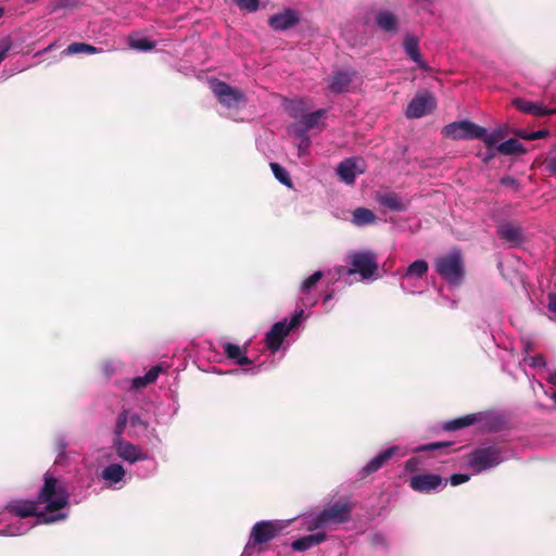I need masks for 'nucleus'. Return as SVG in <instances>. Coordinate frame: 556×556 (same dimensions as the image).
I'll use <instances>...</instances> for the list:
<instances>
[{
    "mask_svg": "<svg viewBox=\"0 0 556 556\" xmlns=\"http://www.w3.org/2000/svg\"><path fill=\"white\" fill-rule=\"evenodd\" d=\"M37 502L41 507L39 522L55 523L65 520L70 505L66 480L48 470L43 475V484L39 489Z\"/></svg>",
    "mask_w": 556,
    "mask_h": 556,
    "instance_id": "f257e3e1",
    "label": "nucleus"
},
{
    "mask_svg": "<svg viewBox=\"0 0 556 556\" xmlns=\"http://www.w3.org/2000/svg\"><path fill=\"white\" fill-rule=\"evenodd\" d=\"M349 267H337L336 275L338 280L346 285L353 283V277L358 275L359 281H369L377 278L378 260L376 253L369 250L351 252L346 256Z\"/></svg>",
    "mask_w": 556,
    "mask_h": 556,
    "instance_id": "f03ea898",
    "label": "nucleus"
},
{
    "mask_svg": "<svg viewBox=\"0 0 556 556\" xmlns=\"http://www.w3.org/2000/svg\"><path fill=\"white\" fill-rule=\"evenodd\" d=\"M442 135L453 140L481 139L489 149L505 137V132L501 128L488 131L484 127L468 119L454 122L444 126Z\"/></svg>",
    "mask_w": 556,
    "mask_h": 556,
    "instance_id": "7ed1b4c3",
    "label": "nucleus"
},
{
    "mask_svg": "<svg viewBox=\"0 0 556 556\" xmlns=\"http://www.w3.org/2000/svg\"><path fill=\"white\" fill-rule=\"evenodd\" d=\"M352 509V504L346 500L330 502L321 510L305 515L303 525L308 531H315L344 523L350 520Z\"/></svg>",
    "mask_w": 556,
    "mask_h": 556,
    "instance_id": "20e7f679",
    "label": "nucleus"
},
{
    "mask_svg": "<svg viewBox=\"0 0 556 556\" xmlns=\"http://www.w3.org/2000/svg\"><path fill=\"white\" fill-rule=\"evenodd\" d=\"M510 457L505 444L485 443L472 451L468 456V466L476 472L492 469Z\"/></svg>",
    "mask_w": 556,
    "mask_h": 556,
    "instance_id": "39448f33",
    "label": "nucleus"
},
{
    "mask_svg": "<svg viewBox=\"0 0 556 556\" xmlns=\"http://www.w3.org/2000/svg\"><path fill=\"white\" fill-rule=\"evenodd\" d=\"M283 527L277 520H262L256 522L250 532L249 540L241 553V556H252L263 551L262 545L274 540Z\"/></svg>",
    "mask_w": 556,
    "mask_h": 556,
    "instance_id": "423d86ee",
    "label": "nucleus"
},
{
    "mask_svg": "<svg viewBox=\"0 0 556 556\" xmlns=\"http://www.w3.org/2000/svg\"><path fill=\"white\" fill-rule=\"evenodd\" d=\"M435 270L442 279L452 286L460 285L464 278V265L459 251L454 250L435 260Z\"/></svg>",
    "mask_w": 556,
    "mask_h": 556,
    "instance_id": "0eeeda50",
    "label": "nucleus"
},
{
    "mask_svg": "<svg viewBox=\"0 0 556 556\" xmlns=\"http://www.w3.org/2000/svg\"><path fill=\"white\" fill-rule=\"evenodd\" d=\"M210 87L218 102L227 109H238L247 102L242 90L231 87L224 81L212 79L210 80Z\"/></svg>",
    "mask_w": 556,
    "mask_h": 556,
    "instance_id": "6e6552de",
    "label": "nucleus"
},
{
    "mask_svg": "<svg viewBox=\"0 0 556 556\" xmlns=\"http://www.w3.org/2000/svg\"><path fill=\"white\" fill-rule=\"evenodd\" d=\"M41 507L39 506L37 500L36 501H25V500H16L10 502L4 510L0 513V523L7 521V516L12 518H23L28 519L29 517H35L37 523L39 522V514Z\"/></svg>",
    "mask_w": 556,
    "mask_h": 556,
    "instance_id": "1a4fd4ad",
    "label": "nucleus"
},
{
    "mask_svg": "<svg viewBox=\"0 0 556 556\" xmlns=\"http://www.w3.org/2000/svg\"><path fill=\"white\" fill-rule=\"evenodd\" d=\"M113 447L116 455L129 464L148 460L150 458L149 454L140 446L125 441L122 435L114 437Z\"/></svg>",
    "mask_w": 556,
    "mask_h": 556,
    "instance_id": "9d476101",
    "label": "nucleus"
},
{
    "mask_svg": "<svg viewBox=\"0 0 556 556\" xmlns=\"http://www.w3.org/2000/svg\"><path fill=\"white\" fill-rule=\"evenodd\" d=\"M437 105L435 98L430 92L417 93L408 103L406 116L408 118H420L430 114Z\"/></svg>",
    "mask_w": 556,
    "mask_h": 556,
    "instance_id": "9b49d317",
    "label": "nucleus"
},
{
    "mask_svg": "<svg viewBox=\"0 0 556 556\" xmlns=\"http://www.w3.org/2000/svg\"><path fill=\"white\" fill-rule=\"evenodd\" d=\"M288 111L293 118H300L308 130L318 127L321 121L327 116V110L325 109H319L312 113H304L302 101L291 102L288 105Z\"/></svg>",
    "mask_w": 556,
    "mask_h": 556,
    "instance_id": "f8f14e48",
    "label": "nucleus"
},
{
    "mask_svg": "<svg viewBox=\"0 0 556 556\" xmlns=\"http://www.w3.org/2000/svg\"><path fill=\"white\" fill-rule=\"evenodd\" d=\"M429 265L425 260H416L408 265L406 270L401 274L402 282L401 289L410 294L417 293L414 290V280H419L428 273ZM400 275V273H397Z\"/></svg>",
    "mask_w": 556,
    "mask_h": 556,
    "instance_id": "ddd939ff",
    "label": "nucleus"
},
{
    "mask_svg": "<svg viewBox=\"0 0 556 556\" xmlns=\"http://www.w3.org/2000/svg\"><path fill=\"white\" fill-rule=\"evenodd\" d=\"M408 453L407 448L394 445L390 446L387 450L380 452L375 457H372L363 468L362 473L364 476L370 475L372 472L378 471L381 467H383L392 457L402 458L406 456Z\"/></svg>",
    "mask_w": 556,
    "mask_h": 556,
    "instance_id": "4468645a",
    "label": "nucleus"
},
{
    "mask_svg": "<svg viewBox=\"0 0 556 556\" xmlns=\"http://www.w3.org/2000/svg\"><path fill=\"white\" fill-rule=\"evenodd\" d=\"M289 336L287 329V318L275 323L266 332L264 338L265 348L270 354L277 353L279 350H286L283 346L285 339Z\"/></svg>",
    "mask_w": 556,
    "mask_h": 556,
    "instance_id": "2eb2a0df",
    "label": "nucleus"
},
{
    "mask_svg": "<svg viewBox=\"0 0 556 556\" xmlns=\"http://www.w3.org/2000/svg\"><path fill=\"white\" fill-rule=\"evenodd\" d=\"M147 426V422L141 419L140 415L136 410L124 407L117 415L114 435H122L127 427L135 430H146Z\"/></svg>",
    "mask_w": 556,
    "mask_h": 556,
    "instance_id": "dca6fc26",
    "label": "nucleus"
},
{
    "mask_svg": "<svg viewBox=\"0 0 556 556\" xmlns=\"http://www.w3.org/2000/svg\"><path fill=\"white\" fill-rule=\"evenodd\" d=\"M410 488L419 493H432L441 490L445 482L437 473L415 475L409 479Z\"/></svg>",
    "mask_w": 556,
    "mask_h": 556,
    "instance_id": "f3484780",
    "label": "nucleus"
},
{
    "mask_svg": "<svg viewBox=\"0 0 556 556\" xmlns=\"http://www.w3.org/2000/svg\"><path fill=\"white\" fill-rule=\"evenodd\" d=\"M364 170V162L361 159L349 157L338 165L337 175L342 182L353 185L356 177Z\"/></svg>",
    "mask_w": 556,
    "mask_h": 556,
    "instance_id": "a211bd4d",
    "label": "nucleus"
},
{
    "mask_svg": "<svg viewBox=\"0 0 556 556\" xmlns=\"http://www.w3.org/2000/svg\"><path fill=\"white\" fill-rule=\"evenodd\" d=\"M323 276L324 273L321 270H316L301 282L299 302L303 307H313L317 304V298L312 294V291L316 288Z\"/></svg>",
    "mask_w": 556,
    "mask_h": 556,
    "instance_id": "6ab92c4d",
    "label": "nucleus"
},
{
    "mask_svg": "<svg viewBox=\"0 0 556 556\" xmlns=\"http://www.w3.org/2000/svg\"><path fill=\"white\" fill-rule=\"evenodd\" d=\"M100 477L105 486L112 490H121L126 484V470L121 464L105 466Z\"/></svg>",
    "mask_w": 556,
    "mask_h": 556,
    "instance_id": "aec40b11",
    "label": "nucleus"
},
{
    "mask_svg": "<svg viewBox=\"0 0 556 556\" xmlns=\"http://www.w3.org/2000/svg\"><path fill=\"white\" fill-rule=\"evenodd\" d=\"M5 526L0 528V535L16 536L27 533L33 527L38 525L36 521L23 518H12L7 516Z\"/></svg>",
    "mask_w": 556,
    "mask_h": 556,
    "instance_id": "412c9836",
    "label": "nucleus"
},
{
    "mask_svg": "<svg viewBox=\"0 0 556 556\" xmlns=\"http://www.w3.org/2000/svg\"><path fill=\"white\" fill-rule=\"evenodd\" d=\"M475 425H480L483 431H497L504 426V418L494 412H479L472 414Z\"/></svg>",
    "mask_w": 556,
    "mask_h": 556,
    "instance_id": "4be33fe9",
    "label": "nucleus"
},
{
    "mask_svg": "<svg viewBox=\"0 0 556 556\" xmlns=\"http://www.w3.org/2000/svg\"><path fill=\"white\" fill-rule=\"evenodd\" d=\"M375 21L378 28L383 33L395 35L400 29L399 17L390 10L381 9L377 11Z\"/></svg>",
    "mask_w": 556,
    "mask_h": 556,
    "instance_id": "5701e85b",
    "label": "nucleus"
},
{
    "mask_svg": "<svg viewBox=\"0 0 556 556\" xmlns=\"http://www.w3.org/2000/svg\"><path fill=\"white\" fill-rule=\"evenodd\" d=\"M299 15L293 10H285L269 17L268 24L274 30H287L299 23Z\"/></svg>",
    "mask_w": 556,
    "mask_h": 556,
    "instance_id": "b1692460",
    "label": "nucleus"
},
{
    "mask_svg": "<svg viewBox=\"0 0 556 556\" xmlns=\"http://www.w3.org/2000/svg\"><path fill=\"white\" fill-rule=\"evenodd\" d=\"M355 75V71L334 72L329 80V90L333 93H342L349 91V87Z\"/></svg>",
    "mask_w": 556,
    "mask_h": 556,
    "instance_id": "393cba45",
    "label": "nucleus"
},
{
    "mask_svg": "<svg viewBox=\"0 0 556 556\" xmlns=\"http://www.w3.org/2000/svg\"><path fill=\"white\" fill-rule=\"evenodd\" d=\"M497 233L501 239L513 245H519L522 242V228L510 222L501 223L497 227Z\"/></svg>",
    "mask_w": 556,
    "mask_h": 556,
    "instance_id": "a878e982",
    "label": "nucleus"
},
{
    "mask_svg": "<svg viewBox=\"0 0 556 556\" xmlns=\"http://www.w3.org/2000/svg\"><path fill=\"white\" fill-rule=\"evenodd\" d=\"M403 48L408 58L417 64L421 70H426L427 65L419 52V40L415 35L406 34L403 40Z\"/></svg>",
    "mask_w": 556,
    "mask_h": 556,
    "instance_id": "bb28decb",
    "label": "nucleus"
},
{
    "mask_svg": "<svg viewBox=\"0 0 556 556\" xmlns=\"http://www.w3.org/2000/svg\"><path fill=\"white\" fill-rule=\"evenodd\" d=\"M513 104L521 112L531 114L534 116L551 115L555 110L546 109L541 103L532 102L523 99H514Z\"/></svg>",
    "mask_w": 556,
    "mask_h": 556,
    "instance_id": "cd10ccee",
    "label": "nucleus"
},
{
    "mask_svg": "<svg viewBox=\"0 0 556 556\" xmlns=\"http://www.w3.org/2000/svg\"><path fill=\"white\" fill-rule=\"evenodd\" d=\"M325 540H326L325 532L318 531V532H315V533H312L308 535H304L298 540H294L291 543V547L294 551L304 552V551H307V549L320 544Z\"/></svg>",
    "mask_w": 556,
    "mask_h": 556,
    "instance_id": "c85d7f7f",
    "label": "nucleus"
},
{
    "mask_svg": "<svg viewBox=\"0 0 556 556\" xmlns=\"http://www.w3.org/2000/svg\"><path fill=\"white\" fill-rule=\"evenodd\" d=\"M378 201L381 205L395 212H403L406 210V204L403 202L402 198L394 192L380 194L378 197Z\"/></svg>",
    "mask_w": 556,
    "mask_h": 556,
    "instance_id": "c756f323",
    "label": "nucleus"
},
{
    "mask_svg": "<svg viewBox=\"0 0 556 556\" xmlns=\"http://www.w3.org/2000/svg\"><path fill=\"white\" fill-rule=\"evenodd\" d=\"M377 216L372 211L365 207H357L352 214V223L357 227L371 225L376 222Z\"/></svg>",
    "mask_w": 556,
    "mask_h": 556,
    "instance_id": "7c9ffc66",
    "label": "nucleus"
},
{
    "mask_svg": "<svg viewBox=\"0 0 556 556\" xmlns=\"http://www.w3.org/2000/svg\"><path fill=\"white\" fill-rule=\"evenodd\" d=\"M224 352L226 353L227 357L233 359L236 364L240 366L250 365L252 363L248 356L243 355L241 348L237 344L229 342L225 343Z\"/></svg>",
    "mask_w": 556,
    "mask_h": 556,
    "instance_id": "2f4dec72",
    "label": "nucleus"
},
{
    "mask_svg": "<svg viewBox=\"0 0 556 556\" xmlns=\"http://www.w3.org/2000/svg\"><path fill=\"white\" fill-rule=\"evenodd\" d=\"M161 372L160 366H153L144 376L136 377L131 380L132 389H141L153 383Z\"/></svg>",
    "mask_w": 556,
    "mask_h": 556,
    "instance_id": "473e14b6",
    "label": "nucleus"
},
{
    "mask_svg": "<svg viewBox=\"0 0 556 556\" xmlns=\"http://www.w3.org/2000/svg\"><path fill=\"white\" fill-rule=\"evenodd\" d=\"M496 151L503 155H513L523 152V147L518 139L510 138L496 146Z\"/></svg>",
    "mask_w": 556,
    "mask_h": 556,
    "instance_id": "72a5a7b5",
    "label": "nucleus"
},
{
    "mask_svg": "<svg viewBox=\"0 0 556 556\" xmlns=\"http://www.w3.org/2000/svg\"><path fill=\"white\" fill-rule=\"evenodd\" d=\"M471 425H475V418L472 414H468L445 422L443 425V429L446 431H455L465 427H469Z\"/></svg>",
    "mask_w": 556,
    "mask_h": 556,
    "instance_id": "f704fd0d",
    "label": "nucleus"
},
{
    "mask_svg": "<svg viewBox=\"0 0 556 556\" xmlns=\"http://www.w3.org/2000/svg\"><path fill=\"white\" fill-rule=\"evenodd\" d=\"M100 49H98L94 46L84 43V42H74L71 43L65 50L64 53L67 55L76 54V53H87V54H94L99 52Z\"/></svg>",
    "mask_w": 556,
    "mask_h": 556,
    "instance_id": "c9c22d12",
    "label": "nucleus"
},
{
    "mask_svg": "<svg viewBox=\"0 0 556 556\" xmlns=\"http://www.w3.org/2000/svg\"><path fill=\"white\" fill-rule=\"evenodd\" d=\"M271 172L275 176V178L281 182L282 185L287 186L288 188H292V180L290 178V175L288 170L282 167L280 164L271 162L270 163Z\"/></svg>",
    "mask_w": 556,
    "mask_h": 556,
    "instance_id": "e433bc0d",
    "label": "nucleus"
},
{
    "mask_svg": "<svg viewBox=\"0 0 556 556\" xmlns=\"http://www.w3.org/2000/svg\"><path fill=\"white\" fill-rule=\"evenodd\" d=\"M128 43L131 49L138 51H150L155 47V43L149 41L147 38H138L135 36H129Z\"/></svg>",
    "mask_w": 556,
    "mask_h": 556,
    "instance_id": "4c0bfd02",
    "label": "nucleus"
},
{
    "mask_svg": "<svg viewBox=\"0 0 556 556\" xmlns=\"http://www.w3.org/2000/svg\"><path fill=\"white\" fill-rule=\"evenodd\" d=\"M124 364L117 359H108L102 363V372L105 377L110 378L113 375L121 372Z\"/></svg>",
    "mask_w": 556,
    "mask_h": 556,
    "instance_id": "58836bf2",
    "label": "nucleus"
},
{
    "mask_svg": "<svg viewBox=\"0 0 556 556\" xmlns=\"http://www.w3.org/2000/svg\"><path fill=\"white\" fill-rule=\"evenodd\" d=\"M307 131L308 129L300 119L288 127V132L298 138L299 140L309 138Z\"/></svg>",
    "mask_w": 556,
    "mask_h": 556,
    "instance_id": "ea45409f",
    "label": "nucleus"
},
{
    "mask_svg": "<svg viewBox=\"0 0 556 556\" xmlns=\"http://www.w3.org/2000/svg\"><path fill=\"white\" fill-rule=\"evenodd\" d=\"M305 318H306V315L304 313V309L303 308L296 309L292 314L291 318L289 320L287 319L288 332L290 333L292 330L296 329Z\"/></svg>",
    "mask_w": 556,
    "mask_h": 556,
    "instance_id": "a19ab883",
    "label": "nucleus"
},
{
    "mask_svg": "<svg viewBox=\"0 0 556 556\" xmlns=\"http://www.w3.org/2000/svg\"><path fill=\"white\" fill-rule=\"evenodd\" d=\"M452 446L451 442H437L425 445H419L413 448L414 452H428V451H445Z\"/></svg>",
    "mask_w": 556,
    "mask_h": 556,
    "instance_id": "79ce46f5",
    "label": "nucleus"
},
{
    "mask_svg": "<svg viewBox=\"0 0 556 556\" xmlns=\"http://www.w3.org/2000/svg\"><path fill=\"white\" fill-rule=\"evenodd\" d=\"M68 446V441L65 434L59 433L54 438V448L58 453V458H62L65 455V451Z\"/></svg>",
    "mask_w": 556,
    "mask_h": 556,
    "instance_id": "37998d69",
    "label": "nucleus"
},
{
    "mask_svg": "<svg viewBox=\"0 0 556 556\" xmlns=\"http://www.w3.org/2000/svg\"><path fill=\"white\" fill-rule=\"evenodd\" d=\"M235 4L242 11L255 12L260 8V0H233Z\"/></svg>",
    "mask_w": 556,
    "mask_h": 556,
    "instance_id": "c03bdc74",
    "label": "nucleus"
},
{
    "mask_svg": "<svg viewBox=\"0 0 556 556\" xmlns=\"http://www.w3.org/2000/svg\"><path fill=\"white\" fill-rule=\"evenodd\" d=\"M523 362L535 368L545 367L546 365L545 358L542 355H526L523 357Z\"/></svg>",
    "mask_w": 556,
    "mask_h": 556,
    "instance_id": "a18cd8bd",
    "label": "nucleus"
},
{
    "mask_svg": "<svg viewBox=\"0 0 556 556\" xmlns=\"http://www.w3.org/2000/svg\"><path fill=\"white\" fill-rule=\"evenodd\" d=\"M309 147H311V139L309 138H304V139L299 140V143H298V154H299V156L300 157H304V156L308 155Z\"/></svg>",
    "mask_w": 556,
    "mask_h": 556,
    "instance_id": "49530a36",
    "label": "nucleus"
},
{
    "mask_svg": "<svg viewBox=\"0 0 556 556\" xmlns=\"http://www.w3.org/2000/svg\"><path fill=\"white\" fill-rule=\"evenodd\" d=\"M469 479H470L469 475L454 473L450 477V482L452 485H459L462 483L467 482Z\"/></svg>",
    "mask_w": 556,
    "mask_h": 556,
    "instance_id": "de8ad7c7",
    "label": "nucleus"
},
{
    "mask_svg": "<svg viewBox=\"0 0 556 556\" xmlns=\"http://www.w3.org/2000/svg\"><path fill=\"white\" fill-rule=\"evenodd\" d=\"M11 46L12 45L9 39H3L0 41V63L7 58Z\"/></svg>",
    "mask_w": 556,
    "mask_h": 556,
    "instance_id": "09e8293b",
    "label": "nucleus"
},
{
    "mask_svg": "<svg viewBox=\"0 0 556 556\" xmlns=\"http://www.w3.org/2000/svg\"><path fill=\"white\" fill-rule=\"evenodd\" d=\"M545 135H546L545 130H538V131H533V132H529V134L526 131L519 132L520 137L528 139V140L540 139V138L545 137Z\"/></svg>",
    "mask_w": 556,
    "mask_h": 556,
    "instance_id": "8fccbe9b",
    "label": "nucleus"
},
{
    "mask_svg": "<svg viewBox=\"0 0 556 556\" xmlns=\"http://www.w3.org/2000/svg\"><path fill=\"white\" fill-rule=\"evenodd\" d=\"M420 463H421V462H420V459H419L418 457H412V458H409V459L406 462V464H405V469H406L407 471L413 472V471H415V470H417V469H418V467H419Z\"/></svg>",
    "mask_w": 556,
    "mask_h": 556,
    "instance_id": "3c124183",
    "label": "nucleus"
},
{
    "mask_svg": "<svg viewBox=\"0 0 556 556\" xmlns=\"http://www.w3.org/2000/svg\"><path fill=\"white\" fill-rule=\"evenodd\" d=\"M68 5H70L68 0H60L51 5L50 12L51 13L56 12L58 10L66 8Z\"/></svg>",
    "mask_w": 556,
    "mask_h": 556,
    "instance_id": "603ef678",
    "label": "nucleus"
},
{
    "mask_svg": "<svg viewBox=\"0 0 556 556\" xmlns=\"http://www.w3.org/2000/svg\"><path fill=\"white\" fill-rule=\"evenodd\" d=\"M371 542L375 545H383L386 543L384 535L382 533H379V532L374 533L371 535Z\"/></svg>",
    "mask_w": 556,
    "mask_h": 556,
    "instance_id": "864d4df0",
    "label": "nucleus"
},
{
    "mask_svg": "<svg viewBox=\"0 0 556 556\" xmlns=\"http://www.w3.org/2000/svg\"><path fill=\"white\" fill-rule=\"evenodd\" d=\"M547 169L556 175V154L555 155H551L548 159H547Z\"/></svg>",
    "mask_w": 556,
    "mask_h": 556,
    "instance_id": "5fc2aeb1",
    "label": "nucleus"
},
{
    "mask_svg": "<svg viewBox=\"0 0 556 556\" xmlns=\"http://www.w3.org/2000/svg\"><path fill=\"white\" fill-rule=\"evenodd\" d=\"M548 311L556 315V294L548 295Z\"/></svg>",
    "mask_w": 556,
    "mask_h": 556,
    "instance_id": "6e6d98bb",
    "label": "nucleus"
},
{
    "mask_svg": "<svg viewBox=\"0 0 556 556\" xmlns=\"http://www.w3.org/2000/svg\"><path fill=\"white\" fill-rule=\"evenodd\" d=\"M501 184L508 187H517V181L513 177L506 176L501 179Z\"/></svg>",
    "mask_w": 556,
    "mask_h": 556,
    "instance_id": "4d7b16f0",
    "label": "nucleus"
},
{
    "mask_svg": "<svg viewBox=\"0 0 556 556\" xmlns=\"http://www.w3.org/2000/svg\"><path fill=\"white\" fill-rule=\"evenodd\" d=\"M546 381L556 388V369L547 376Z\"/></svg>",
    "mask_w": 556,
    "mask_h": 556,
    "instance_id": "13d9d810",
    "label": "nucleus"
},
{
    "mask_svg": "<svg viewBox=\"0 0 556 556\" xmlns=\"http://www.w3.org/2000/svg\"><path fill=\"white\" fill-rule=\"evenodd\" d=\"M496 146H497V142H496V143H495L491 149H489V148L486 147V149H488V152H486V160L492 159V157L495 155V153L497 152V151H496Z\"/></svg>",
    "mask_w": 556,
    "mask_h": 556,
    "instance_id": "bf43d9fd",
    "label": "nucleus"
},
{
    "mask_svg": "<svg viewBox=\"0 0 556 556\" xmlns=\"http://www.w3.org/2000/svg\"><path fill=\"white\" fill-rule=\"evenodd\" d=\"M531 350H532L531 343L529 341L525 342L523 343V351H525L526 355H529Z\"/></svg>",
    "mask_w": 556,
    "mask_h": 556,
    "instance_id": "052dcab7",
    "label": "nucleus"
},
{
    "mask_svg": "<svg viewBox=\"0 0 556 556\" xmlns=\"http://www.w3.org/2000/svg\"><path fill=\"white\" fill-rule=\"evenodd\" d=\"M332 298H333V294L331 292L325 294L324 298H323L324 304H326L327 302L331 301Z\"/></svg>",
    "mask_w": 556,
    "mask_h": 556,
    "instance_id": "680f3d73",
    "label": "nucleus"
},
{
    "mask_svg": "<svg viewBox=\"0 0 556 556\" xmlns=\"http://www.w3.org/2000/svg\"><path fill=\"white\" fill-rule=\"evenodd\" d=\"M151 472H152V470H151L150 472H147V473L137 472V475H138L139 477H141V478H146V477L150 476V475H151Z\"/></svg>",
    "mask_w": 556,
    "mask_h": 556,
    "instance_id": "e2e57ef3",
    "label": "nucleus"
},
{
    "mask_svg": "<svg viewBox=\"0 0 556 556\" xmlns=\"http://www.w3.org/2000/svg\"><path fill=\"white\" fill-rule=\"evenodd\" d=\"M3 15V10L0 8V17Z\"/></svg>",
    "mask_w": 556,
    "mask_h": 556,
    "instance_id": "0e129e2a",
    "label": "nucleus"
}]
</instances>
